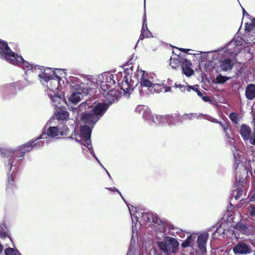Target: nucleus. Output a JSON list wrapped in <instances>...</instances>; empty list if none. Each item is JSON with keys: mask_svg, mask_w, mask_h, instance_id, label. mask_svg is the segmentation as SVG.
<instances>
[{"mask_svg": "<svg viewBox=\"0 0 255 255\" xmlns=\"http://www.w3.org/2000/svg\"><path fill=\"white\" fill-rule=\"evenodd\" d=\"M250 202H255V195H254L253 196H251L250 199Z\"/></svg>", "mask_w": 255, "mask_h": 255, "instance_id": "4d7b16f0", "label": "nucleus"}, {"mask_svg": "<svg viewBox=\"0 0 255 255\" xmlns=\"http://www.w3.org/2000/svg\"><path fill=\"white\" fill-rule=\"evenodd\" d=\"M81 119L86 123L90 125H94L99 120V118L91 110L88 113H84L81 114Z\"/></svg>", "mask_w": 255, "mask_h": 255, "instance_id": "1a4fd4ad", "label": "nucleus"}, {"mask_svg": "<svg viewBox=\"0 0 255 255\" xmlns=\"http://www.w3.org/2000/svg\"><path fill=\"white\" fill-rule=\"evenodd\" d=\"M207 94L206 92H204L202 97H200L202 98V100L205 102H211L210 97L208 96H207Z\"/></svg>", "mask_w": 255, "mask_h": 255, "instance_id": "a19ab883", "label": "nucleus"}, {"mask_svg": "<svg viewBox=\"0 0 255 255\" xmlns=\"http://www.w3.org/2000/svg\"><path fill=\"white\" fill-rule=\"evenodd\" d=\"M59 133L61 135H66V133L64 131H59V129L57 127H49L46 133H43L41 135V138H45L46 135L50 137H54L56 136Z\"/></svg>", "mask_w": 255, "mask_h": 255, "instance_id": "9b49d317", "label": "nucleus"}, {"mask_svg": "<svg viewBox=\"0 0 255 255\" xmlns=\"http://www.w3.org/2000/svg\"><path fill=\"white\" fill-rule=\"evenodd\" d=\"M0 57L4 59L10 64L14 65H20L26 70L25 73L29 70L32 72L35 71L37 69L42 71L43 68L38 65H34L29 63L24 60L22 56L12 51L8 45L6 41L0 39Z\"/></svg>", "mask_w": 255, "mask_h": 255, "instance_id": "f257e3e1", "label": "nucleus"}, {"mask_svg": "<svg viewBox=\"0 0 255 255\" xmlns=\"http://www.w3.org/2000/svg\"><path fill=\"white\" fill-rule=\"evenodd\" d=\"M229 130H230V131H232L231 128H229Z\"/></svg>", "mask_w": 255, "mask_h": 255, "instance_id": "052dcab7", "label": "nucleus"}, {"mask_svg": "<svg viewBox=\"0 0 255 255\" xmlns=\"http://www.w3.org/2000/svg\"><path fill=\"white\" fill-rule=\"evenodd\" d=\"M245 14L248 15V13L247 12V11L244 9H243V15H245Z\"/></svg>", "mask_w": 255, "mask_h": 255, "instance_id": "bf43d9fd", "label": "nucleus"}, {"mask_svg": "<svg viewBox=\"0 0 255 255\" xmlns=\"http://www.w3.org/2000/svg\"><path fill=\"white\" fill-rule=\"evenodd\" d=\"M163 87V84L161 85L160 84H157L155 80L154 82V85H152V87H151V90H153L154 92L156 93H158L161 91L162 89V87Z\"/></svg>", "mask_w": 255, "mask_h": 255, "instance_id": "2f4dec72", "label": "nucleus"}, {"mask_svg": "<svg viewBox=\"0 0 255 255\" xmlns=\"http://www.w3.org/2000/svg\"><path fill=\"white\" fill-rule=\"evenodd\" d=\"M6 236V233L2 231H0V238L4 239Z\"/></svg>", "mask_w": 255, "mask_h": 255, "instance_id": "864d4df0", "label": "nucleus"}, {"mask_svg": "<svg viewBox=\"0 0 255 255\" xmlns=\"http://www.w3.org/2000/svg\"><path fill=\"white\" fill-rule=\"evenodd\" d=\"M150 37H152V33L148 29L142 28L139 38L142 40L145 38H149Z\"/></svg>", "mask_w": 255, "mask_h": 255, "instance_id": "a878e982", "label": "nucleus"}, {"mask_svg": "<svg viewBox=\"0 0 255 255\" xmlns=\"http://www.w3.org/2000/svg\"><path fill=\"white\" fill-rule=\"evenodd\" d=\"M208 239L209 234L207 232H204L198 237V248L202 254L206 253V245Z\"/></svg>", "mask_w": 255, "mask_h": 255, "instance_id": "6e6552de", "label": "nucleus"}, {"mask_svg": "<svg viewBox=\"0 0 255 255\" xmlns=\"http://www.w3.org/2000/svg\"><path fill=\"white\" fill-rule=\"evenodd\" d=\"M166 241H167L168 252L175 253L178 249L179 245L178 241L175 238L170 237H166Z\"/></svg>", "mask_w": 255, "mask_h": 255, "instance_id": "2eb2a0df", "label": "nucleus"}, {"mask_svg": "<svg viewBox=\"0 0 255 255\" xmlns=\"http://www.w3.org/2000/svg\"><path fill=\"white\" fill-rule=\"evenodd\" d=\"M117 80L118 84L120 87L121 90L123 91L124 94H129L130 91H132L133 89V85H131L128 82V78L127 76H125L122 81L121 79H119V78L122 77V73L121 72L118 73L117 74Z\"/></svg>", "mask_w": 255, "mask_h": 255, "instance_id": "7ed1b4c3", "label": "nucleus"}, {"mask_svg": "<svg viewBox=\"0 0 255 255\" xmlns=\"http://www.w3.org/2000/svg\"><path fill=\"white\" fill-rule=\"evenodd\" d=\"M174 88H179L182 92H184L187 90V87L185 85H183L180 84L175 83L173 86Z\"/></svg>", "mask_w": 255, "mask_h": 255, "instance_id": "ea45409f", "label": "nucleus"}, {"mask_svg": "<svg viewBox=\"0 0 255 255\" xmlns=\"http://www.w3.org/2000/svg\"><path fill=\"white\" fill-rule=\"evenodd\" d=\"M109 190H110L111 191H113V192H115V191H117L118 193H119V194L120 195V196L123 198L122 195V194L120 192V191H119L117 188H116L115 187H113V188H107Z\"/></svg>", "mask_w": 255, "mask_h": 255, "instance_id": "8fccbe9b", "label": "nucleus"}, {"mask_svg": "<svg viewBox=\"0 0 255 255\" xmlns=\"http://www.w3.org/2000/svg\"><path fill=\"white\" fill-rule=\"evenodd\" d=\"M32 143L30 141L19 146L16 151L19 152L17 156H18L19 157H23L26 152L32 150L33 148Z\"/></svg>", "mask_w": 255, "mask_h": 255, "instance_id": "dca6fc26", "label": "nucleus"}, {"mask_svg": "<svg viewBox=\"0 0 255 255\" xmlns=\"http://www.w3.org/2000/svg\"><path fill=\"white\" fill-rule=\"evenodd\" d=\"M234 63L230 58L222 60L220 62V67L222 70L228 71L231 70L233 67Z\"/></svg>", "mask_w": 255, "mask_h": 255, "instance_id": "6ab92c4d", "label": "nucleus"}, {"mask_svg": "<svg viewBox=\"0 0 255 255\" xmlns=\"http://www.w3.org/2000/svg\"><path fill=\"white\" fill-rule=\"evenodd\" d=\"M153 214L150 212H147L146 213H143L142 215V218L146 222H151L152 219H153Z\"/></svg>", "mask_w": 255, "mask_h": 255, "instance_id": "72a5a7b5", "label": "nucleus"}, {"mask_svg": "<svg viewBox=\"0 0 255 255\" xmlns=\"http://www.w3.org/2000/svg\"><path fill=\"white\" fill-rule=\"evenodd\" d=\"M61 79L60 77L54 75V77L50 79L47 83V87L51 91L57 90L58 88L59 81Z\"/></svg>", "mask_w": 255, "mask_h": 255, "instance_id": "f3484780", "label": "nucleus"}, {"mask_svg": "<svg viewBox=\"0 0 255 255\" xmlns=\"http://www.w3.org/2000/svg\"><path fill=\"white\" fill-rule=\"evenodd\" d=\"M5 255H16V251L12 248H8L5 250Z\"/></svg>", "mask_w": 255, "mask_h": 255, "instance_id": "4c0bfd02", "label": "nucleus"}, {"mask_svg": "<svg viewBox=\"0 0 255 255\" xmlns=\"http://www.w3.org/2000/svg\"><path fill=\"white\" fill-rule=\"evenodd\" d=\"M108 109V105L104 103H100L96 105L92 111L99 118L102 117Z\"/></svg>", "mask_w": 255, "mask_h": 255, "instance_id": "f8f14e48", "label": "nucleus"}, {"mask_svg": "<svg viewBox=\"0 0 255 255\" xmlns=\"http://www.w3.org/2000/svg\"><path fill=\"white\" fill-rule=\"evenodd\" d=\"M15 152V151L11 152L9 150H5L4 152H3L2 154L4 156H6L7 157L12 158L13 157Z\"/></svg>", "mask_w": 255, "mask_h": 255, "instance_id": "58836bf2", "label": "nucleus"}, {"mask_svg": "<svg viewBox=\"0 0 255 255\" xmlns=\"http://www.w3.org/2000/svg\"><path fill=\"white\" fill-rule=\"evenodd\" d=\"M236 179L238 182L239 187L235 189L232 193L233 195L235 197L236 200H238L242 196L243 193V187L245 184L244 178L238 177L236 175Z\"/></svg>", "mask_w": 255, "mask_h": 255, "instance_id": "9d476101", "label": "nucleus"}, {"mask_svg": "<svg viewBox=\"0 0 255 255\" xmlns=\"http://www.w3.org/2000/svg\"><path fill=\"white\" fill-rule=\"evenodd\" d=\"M151 222H154L155 224H160L161 223V220L158 218L157 217L153 216V219H152Z\"/></svg>", "mask_w": 255, "mask_h": 255, "instance_id": "c03bdc74", "label": "nucleus"}, {"mask_svg": "<svg viewBox=\"0 0 255 255\" xmlns=\"http://www.w3.org/2000/svg\"><path fill=\"white\" fill-rule=\"evenodd\" d=\"M38 77L40 78L43 79L45 81H46L47 83L50 79H52L53 77H54V73L52 75H48L47 73H46L45 71L39 74Z\"/></svg>", "mask_w": 255, "mask_h": 255, "instance_id": "7c9ffc66", "label": "nucleus"}, {"mask_svg": "<svg viewBox=\"0 0 255 255\" xmlns=\"http://www.w3.org/2000/svg\"><path fill=\"white\" fill-rule=\"evenodd\" d=\"M254 255H255V252H254Z\"/></svg>", "mask_w": 255, "mask_h": 255, "instance_id": "680f3d73", "label": "nucleus"}, {"mask_svg": "<svg viewBox=\"0 0 255 255\" xmlns=\"http://www.w3.org/2000/svg\"><path fill=\"white\" fill-rule=\"evenodd\" d=\"M210 121L213 122V123H217V124H219V123H220L221 122H219L218 120L217 119H214V118H212L211 120H210Z\"/></svg>", "mask_w": 255, "mask_h": 255, "instance_id": "6e6d98bb", "label": "nucleus"}, {"mask_svg": "<svg viewBox=\"0 0 255 255\" xmlns=\"http://www.w3.org/2000/svg\"><path fill=\"white\" fill-rule=\"evenodd\" d=\"M180 51L184 52L185 53L188 52L189 50H190L189 49H184V48H180Z\"/></svg>", "mask_w": 255, "mask_h": 255, "instance_id": "13d9d810", "label": "nucleus"}, {"mask_svg": "<svg viewBox=\"0 0 255 255\" xmlns=\"http://www.w3.org/2000/svg\"><path fill=\"white\" fill-rule=\"evenodd\" d=\"M180 61L178 58H170V65L174 69H176L180 65Z\"/></svg>", "mask_w": 255, "mask_h": 255, "instance_id": "473e14b6", "label": "nucleus"}, {"mask_svg": "<svg viewBox=\"0 0 255 255\" xmlns=\"http://www.w3.org/2000/svg\"><path fill=\"white\" fill-rule=\"evenodd\" d=\"M230 120L235 124H237L239 121L238 115L236 113H231L229 116Z\"/></svg>", "mask_w": 255, "mask_h": 255, "instance_id": "e433bc0d", "label": "nucleus"}, {"mask_svg": "<svg viewBox=\"0 0 255 255\" xmlns=\"http://www.w3.org/2000/svg\"><path fill=\"white\" fill-rule=\"evenodd\" d=\"M119 92L115 89H111L107 93H104L103 96L109 103H113L117 100L119 96Z\"/></svg>", "mask_w": 255, "mask_h": 255, "instance_id": "4468645a", "label": "nucleus"}, {"mask_svg": "<svg viewBox=\"0 0 255 255\" xmlns=\"http://www.w3.org/2000/svg\"><path fill=\"white\" fill-rule=\"evenodd\" d=\"M233 251L236 255L248 254L252 253V249L250 245L241 242L234 247Z\"/></svg>", "mask_w": 255, "mask_h": 255, "instance_id": "0eeeda50", "label": "nucleus"}, {"mask_svg": "<svg viewBox=\"0 0 255 255\" xmlns=\"http://www.w3.org/2000/svg\"><path fill=\"white\" fill-rule=\"evenodd\" d=\"M219 125L223 128L226 137L228 138H232V136L228 131L229 128V122L225 121L224 123L220 122L219 123Z\"/></svg>", "mask_w": 255, "mask_h": 255, "instance_id": "393cba45", "label": "nucleus"}, {"mask_svg": "<svg viewBox=\"0 0 255 255\" xmlns=\"http://www.w3.org/2000/svg\"><path fill=\"white\" fill-rule=\"evenodd\" d=\"M13 159H11V158H9L8 160V169L9 170H11V169L12 167V163H13Z\"/></svg>", "mask_w": 255, "mask_h": 255, "instance_id": "603ef678", "label": "nucleus"}, {"mask_svg": "<svg viewBox=\"0 0 255 255\" xmlns=\"http://www.w3.org/2000/svg\"><path fill=\"white\" fill-rule=\"evenodd\" d=\"M85 85L81 83L75 85L77 92L72 93L68 98V100L73 103L77 104L80 101L82 98L88 94V89L85 88Z\"/></svg>", "mask_w": 255, "mask_h": 255, "instance_id": "f03ea898", "label": "nucleus"}, {"mask_svg": "<svg viewBox=\"0 0 255 255\" xmlns=\"http://www.w3.org/2000/svg\"><path fill=\"white\" fill-rule=\"evenodd\" d=\"M196 238L195 235H191L187 238V239L182 243L181 246L183 248H187L191 246L192 242L195 240Z\"/></svg>", "mask_w": 255, "mask_h": 255, "instance_id": "b1692460", "label": "nucleus"}, {"mask_svg": "<svg viewBox=\"0 0 255 255\" xmlns=\"http://www.w3.org/2000/svg\"><path fill=\"white\" fill-rule=\"evenodd\" d=\"M69 116V114L67 111L62 109H59L56 114V118L58 120H66L68 118Z\"/></svg>", "mask_w": 255, "mask_h": 255, "instance_id": "4be33fe9", "label": "nucleus"}, {"mask_svg": "<svg viewBox=\"0 0 255 255\" xmlns=\"http://www.w3.org/2000/svg\"><path fill=\"white\" fill-rule=\"evenodd\" d=\"M245 95L246 98L249 100H253L255 98V84H250L247 85Z\"/></svg>", "mask_w": 255, "mask_h": 255, "instance_id": "a211bd4d", "label": "nucleus"}, {"mask_svg": "<svg viewBox=\"0 0 255 255\" xmlns=\"http://www.w3.org/2000/svg\"><path fill=\"white\" fill-rule=\"evenodd\" d=\"M182 67L183 73L187 77H190L194 73V71L192 69V64L190 60L184 59L182 62Z\"/></svg>", "mask_w": 255, "mask_h": 255, "instance_id": "ddd939ff", "label": "nucleus"}, {"mask_svg": "<svg viewBox=\"0 0 255 255\" xmlns=\"http://www.w3.org/2000/svg\"><path fill=\"white\" fill-rule=\"evenodd\" d=\"M88 107V108L89 107V106L88 105V104L87 103H82L80 104V106H79V109L80 110H82L84 109H86V107Z\"/></svg>", "mask_w": 255, "mask_h": 255, "instance_id": "49530a36", "label": "nucleus"}, {"mask_svg": "<svg viewBox=\"0 0 255 255\" xmlns=\"http://www.w3.org/2000/svg\"><path fill=\"white\" fill-rule=\"evenodd\" d=\"M142 28H144V29L148 28L146 19H144L143 20Z\"/></svg>", "mask_w": 255, "mask_h": 255, "instance_id": "5fc2aeb1", "label": "nucleus"}, {"mask_svg": "<svg viewBox=\"0 0 255 255\" xmlns=\"http://www.w3.org/2000/svg\"><path fill=\"white\" fill-rule=\"evenodd\" d=\"M231 78L227 76H224L221 74H219L216 79V83L218 84H223L226 82Z\"/></svg>", "mask_w": 255, "mask_h": 255, "instance_id": "c756f323", "label": "nucleus"}, {"mask_svg": "<svg viewBox=\"0 0 255 255\" xmlns=\"http://www.w3.org/2000/svg\"><path fill=\"white\" fill-rule=\"evenodd\" d=\"M191 90H192L196 92L200 97H202L203 94L198 88H196L195 86H188L187 87V91L190 92Z\"/></svg>", "mask_w": 255, "mask_h": 255, "instance_id": "c9c22d12", "label": "nucleus"}, {"mask_svg": "<svg viewBox=\"0 0 255 255\" xmlns=\"http://www.w3.org/2000/svg\"><path fill=\"white\" fill-rule=\"evenodd\" d=\"M15 174L13 173L8 176L7 181L6 182V193L8 196L13 195L17 189V186L14 182V178Z\"/></svg>", "mask_w": 255, "mask_h": 255, "instance_id": "423d86ee", "label": "nucleus"}, {"mask_svg": "<svg viewBox=\"0 0 255 255\" xmlns=\"http://www.w3.org/2000/svg\"><path fill=\"white\" fill-rule=\"evenodd\" d=\"M235 228L237 230L245 235H249L252 234L251 230L247 226V225L243 223H239L237 224Z\"/></svg>", "mask_w": 255, "mask_h": 255, "instance_id": "aec40b11", "label": "nucleus"}, {"mask_svg": "<svg viewBox=\"0 0 255 255\" xmlns=\"http://www.w3.org/2000/svg\"><path fill=\"white\" fill-rule=\"evenodd\" d=\"M61 99V97L60 96H57V95H54V96H53L51 98V100L53 101V102H57V101H59Z\"/></svg>", "mask_w": 255, "mask_h": 255, "instance_id": "09e8293b", "label": "nucleus"}, {"mask_svg": "<svg viewBox=\"0 0 255 255\" xmlns=\"http://www.w3.org/2000/svg\"><path fill=\"white\" fill-rule=\"evenodd\" d=\"M112 86L108 85V84L105 81H102L101 84V93L103 95L104 93H107L109 90H111L113 88Z\"/></svg>", "mask_w": 255, "mask_h": 255, "instance_id": "bb28decb", "label": "nucleus"}, {"mask_svg": "<svg viewBox=\"0 0 255 255\" xmlns=\"http://www.w3.org/2000/svg\"><path fill=\"white\" fill-rule=\"evenodd\" d=\"M248 212L250 216L252 217L255 216V204H250L248 207Z\"/></svg>", "mask_w": 255, "mask_h": 255, "instance_id": "f704fd0d", "label": "nucleus"}, {"mask_svg": "<svg viewBox=\"0 0 255 255\" xmlns=\"http://www.w3.org/2000/svg\"><path fill=\"white\" fill-rule=\"evenodd\" d=\"M80 133L82 137L84 138H90L91 129L88 126L84 125L81 128Z\"/></svg>", "mask_w": 255, "mask_h": 255, "instance_id": "412c9836", "label": "nucleus"}, {"mask_svg": "<svg viewBox=\"0 0 255 255\" xmlns=\"http://www.w3.org/2000/svg\"><path fill=\"white\" fill-rule=\"evenodd\" d=\"M157 246L160 250L166 253H168L167 241H166V238L164 239L163 242H157Z\"/></svg>", "mask_w": 255, "mask_h": 255, "instance_id": "cd10ccee", "label": "nucleus"}, {"mask_svg": "<svg viewBox=\"0 0 255 255\" xmlns=\"http://www.w3.org/2000/svg\"><path fill=\"white\" fill-rule=\"evenodd\" d=\"M234 155L235 160L234 166H236L235 168H237L241 162L240 157L239 156V155H236L235 154H234Z\"/></svg>", "mask_w": 255, "mask_h": 255, "instance_id": "79ce46f5", "label": "nucleus"}, {"mask_svg": "<svg viewBox=\"0 0 255 255\" xmlns=\"http://www.w3.org/2000/svg\"><path fill=\"white\" fill-rule=\"evenodd\" d=\"M40 137H41V136L38 137L36 139H35L34 140L30 141L31 143H33L32 146H33V148H39L44 145V141L39 140V139H41Z\"/></svg>", "mask_w": 255, "mask_h": 255, "instance_id": "c85d7f7f", "label": "nucleus"}, {"mask_svg": "<svg viewBox=\"0 0 255 255\" xmlns=\"http://www.w3.org/2000/svg\"><path fill=\"white\" fill-rule=\"evenodd\" d=\"M252 24H251L250 25V27L248 28L247 24L246 25V29L248 30H251L253 28V26H255V18L253 19L252 21Z\"/></svg>", "mask_w": 255, "mask_h": 255, "instance_id": "a18cd8bd", "label": "nucleus"}, {"mask_svg": "<svg viewBox=\"0 0 255 255\" xmlns=\"http://www.w3.org/2000/svg\"><path fill=\"white\" fill-rule=\"evenodd\" d=\"M138 75L140 76L139 79V83L141 87L150 88L152 85H154V80L153 78L145 71L141 69L138 71Z\"/></svg>", "mask_w": 255, "mask_h": 255, "instance_id": "20e7f679", "label": "nucleus"}, {"mask_svg": "<svg viewBox=\"0 0 255 255\" xmlns=\"http://www.w3.org/2000/svg\"><path fill=\"white\" fill-rule=\"evenodd\" d=\"M84 142L87 144V147L89 148L90 146H91V141L90 138H84Z\"/></svg>", "mask_w": 255, "mask_h": 255, "instance_id": "de8ad7c7", "label": "nucleus"}, {"mask_svg": "<svg viewBox=\"0 0 255 255\" xmlns=\"http://www.w3.org/2000/svg\"><path fill=\"white\" fill-rule=\"evenodd\" d=\"M117 75H115L113 74L108 73L105 74L106 81L108 85L113 86L116 84L115 78L117 79Z\"/></svg>", "mask_w": 255, "mask_h": 255, "instance_id": "5701e85b", "label": "nucleus"}, {"mask_svg": "<svg viewBox=\"0 0 255 255\" xmlns=\"http://www.w3.org/2000/svg\"><path fill=\"white\" fill-rule=\"evenodd\" d=\"M164 91L165 92H170L171 91V87L170 86H167L166 85H164L163 87Z\"/></svg>", "mask_w": 255, "mask_h": 255, "instance_id": "3c124183", "label": "nucleus"}, {"mask_svg": "<svg viewBox=\"0 0 255 255\" xmlns=\"http://www.w3.org/2000/svg\"><path fill=\"white\" fill-rule=\"evenodd\" d=\"M193 117H195V116L193 114H186L183 116V119L184 120H191Z\"/></svg>", "mask_w": 255, "mask_h": 255, "instance_id": "37998d69", "label": "nucleus"}, {"mask_svg": "<svg viewBox=\"0 0 255 255\" xmlns=\"http://www.w3.org/2000/svg\"><path fill=\"white\" fill-rule=\"evenodd\" d=\"M240 133L244 140H250V143L252 144L255 143V132L253 135L252 133L251 128L249 126L245 124L241 125Z\"/></svg>", "mask_w": 255, "mask_h": 255, "instance_id": "39448f33", "label": "nucleus"}]
</instances>
